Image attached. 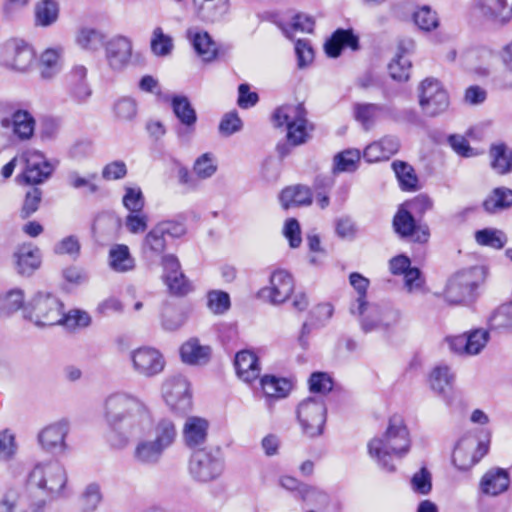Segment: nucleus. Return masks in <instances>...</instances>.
I'll use <instances>...</instances> for the list:
<instances>
[{
  "instance_id": "f257e3e1",
  "label": "nucleus",
  "mask_w": 512,
  "mask_h": 512,
  "mask_svg": "<svg viewBox=\"0 0 512 512\" xmlns=\"http://www.w3.org/2000/svg\"><path fill=\"white\" fill-rule=\"evenodd\" d=\"M434 208L433 199L420 193L410 200L402 203L392 220V227L402 240L412 243L426 244L430 239V228L422 222L425 214Z\"/></svg>"
},
{
  "instance_id": "f03ea898",
  "label": "nucleus",
  "mask_w": 512,
  "mask_h": 512,
  "mask_svg": "<svg viewBox=\"0 0 512 512\" xmlns=\"http://www.w3.org/2000/svg\"><path fill=\"white\" fill-rule=\"evenodd\" d=\"M410 445V434L403 419L394 415L390 417L385 433L369 441L368 452L382 469L393 472V457H404L409 452Z\"/></svg>"
},
{
  "instance_id": "7ed1b4c3",
  "label": "nucleus",
  "mask_w": 512,
  "mask_h": 512,
  "mask_svg": "<svg viewBox=\"0 0 512 512\" xmlns=\"http://www.w3.org/2000/svg\"><path fill=\"white\" fill-rule=\"evenodd\" d=\"M148 417L145 404L137 397L115 393L105 401V419L114 430L131 432Z\"/></svg>"
},
{
  "instance_id": "20e7f679",
  "label": "nucleus",
  "mask_w": 512,
  "mask_h": 512,
  "mask_svg": "<svg viewBox=\"0 0 512 512\" xmlns=\"http://www.w3.org/2000/svg\"><path fill=\"white\" fill-rule=\"evenodd\" d=\"M67 474L57 461L38 463L29 474V485L42 490L50 499L64 495Z\"/></svg>"
},
{
  "instance_id": "39448f33",
  "label": "nucleus",
  "mask_w": 512,
  "mask_h": 512,
  "mask_svg": "<svg viewBox=\"0 0 512 512\" xmlns=\"http://www.w3.org/2000/svg\"><path fill=\"white\" fill-rule=\"evenodd\" d=\"M484 281V269L474 266L456 273L445 289V299L450 304L471 303L477 297V289Z\"/></svg>"
},
{
  "instance_id": "423d86ee",
  "label": "nucleus",
  "mask_w": 512,
  "mask_h": 512,
  "mask_svg": "<svg viewBox=\"0 0 512 512\" xmlns=\"http://www.w3.org/2000/svg\"><path fill=\"white\" fill-rule=\"evenodd\" d=\"M61 301L50 293L38 292L24 307V317L38 327L60 323Z\"/></svg>"
},
{
  "instance_id": "0eeeda50",
  "label": "nucleus",
  "mask_w": 512,
  "mask_h": 512,
  "mask_svg": "<svg viewBox=\"0 0 512 512\" xmlns=\"http://www.w3.org/2000/svg\"><path fill=\"white\" fill-rule=\"evenodd\" d=\"M185 233L186 228L181 222L172 220L160 221L143 238L141 252L146 258H158L166 250V237L180 238Z\"/></svg>"
},
{
  "instance_id": "6e6552de",
  "label": "nucleus",
  "mask_w": 512,
  "mask_h": 512,
  "mask_svg": "<svg viewBox=\"0 0 512 512\" xmlns=\"http://www.w3.org/2000/svg\"><path fill=\"white\" fill-rule=\"evenodd\" d=\"M327 408L322 397H308L297 408V418L304 434L316 437L322 434Z\"/></svg>"
},
{
  "instance_id": "1a4fd4ad",
  "label": "nucleus",
  "mask_w": 512,
  "mask_h": 512,
  "mask_svg": "<svg viewBox=\"0 0 512 512\" xmlns=\"http://www.w3.org/2000/svg\"><path fill=\"white\" fill-rule=\"evenodd\" d=\"M224 469V463L218 450L196 449L193 451L189 471L192 477L200 482H208L218 478Z\"/></svg>"
},
{
  "instance_id": "9d476101",
  "label": "nucleus",
  "mask_w": 512,
  "mask_h": 512,
  "mask_svg": "<svg viewBox=\"0 0 512 512\" xmlns=\"http://www.w3.org/2000/svg\"><path fill=\"white\" fill-rule=\"evenodd\" d=\"M450 104L447 91L434 78H426L419 86V105L425 115L436 117L444 113Z\"/></svg>"
},
{
  "instance_id": "9b49d317",
  "label": "nucleus",
  "mask_w": 512,
  "mask_h": 512,
  "mask_svg": "<svg viewBox=\"0 0 512 512\" xmlns=\"http://www.w3.org/2000/svg\"><path fill=\"white\" fill-rule=\"evenodd\" d=\"M171 108L178 119L175 133L181 144H188L196 131L197 113L188 97L174 95L171 98Z\"/></svg>"
},
{
  "instance_id": "f8f14e48",
  "label": "nucleus",
  "mask_w": 512,
  "mask_h": 512,
  "mask_svg": "<svg viewBox=\"0 0 512 512\" xmlns=\"http://www.w3.org/2000/svg\"><path fill=\"white\" fill-rule=\"evenodd\" d=\"M3 110L11 113L10 117H3L0 125L4 129H11L12 134L19 141L30 140L35 131L36 121L33 115L24 109H15L10 103H0Z\"/></svg>"
},
{
  "instance_id": "ddd939ff",
  "label": "nucleus",
  "mask_w": 512,
  "mask_h": 512,
  "mask_svg": "<svg viewBox=\"0 0 512 512\" xmlns=\"http://www.w3.org/2000/svg\"><path fill=\"white\" fill-rule=\"evenodd\" d=\"M166 404L174 411L186 413L192 406V396L188 380L181 375L167 379L162 386Z\"/></svg>"
},
{
  "instance_id": "4468645a",
  "label": "nucleus",
  "mask_w": 512,
  "mask_h": 512,
  "mask_svg": "<svg viewBox=\"0 0 512 512\" xmlns=\"http://www.w3.org/2000/svg\"><path fill=\"white\" fill-rule=\"evenodd\" d=\"M361 328L365 333L375 330L387 331L395 326L400 318L398 310L389 306H380L378 304H368L364 308Z\"/></svg>"
},
{
  "instance_id": "2eb2a0df",
  "label": "nucleus",
  "mask_w": 512,
  "mask_h": 512,
  "mask_svg": "<svg viewBox=\"0 0 512 512\" xmlns=\"http://www.w3.org/2000/svg\"><path fill=\"white\" fill-rule=\"evenodd\" d=\"M104 50L107 65L112 71L122 72L131 64L133 43L127 36H113L106 41Z\"/></svg>"
},
{
  "instance_id": "dca6fc26",
  "label": "nucleus",
  "mask_w": 512,
  "mask_h": 512,
  "mask_svg": "<svg viewBox=\"0 0 512 512\" xmlns=\"http://www.w3.org/2000/svg\"><path fill=\"white\" fill-rule=\"evenodd\" d=\"M35 58L34 50L27 43L20 40H12L0 48V62L17 71H26Z\"/></svg>"
},
{
  "instance_id": "f3484780",
  "label": "nucleus",
  "mask_w": 512,
  "mask_h": 512,
  "mask_svg": "<svg viewBox=\"0 0 512 512\" xmlns=\"http://www.w3.org/2000/svg\"><path fill=\"white\" fill-rule=\"evenodd\" d=\"M133 370L140 376L151 378L160 374L165 367L163 355L155 348L141 347L130 354Z\"/></svg>"
},
{
  "instance_id": "a211bd4d",
  "label": "nucleus",
  "mask_w": 512,
  "mask_h": 512,
  "mask_svg": "<svg viewBox=\"0 0 512 512\" xmlns=\"http://www.w3.org/2000/svg\"><path fill=\"white\" fill-rule=\"evenodd\" d=\"M68 433V421L60 420L43 428L38 434V441L41 447L47 452L53 454L63 453L67 448L65 438Z\"/></svg>"
},
{
  "instance_id": "6ab92c4d",
  "label": "nucleus",
  "mask_w": 512,
  "mask_h": 512,
  "mask_svg": "<svg viewBox=\"0 0 512 512\" xmlns=\"http://www.w3.org/2000/svg\"><path fill=\"white\" fill-rule=\"evenodd\" d=\"M270 287L261 290L263 297H268L273 304L285 302L294 290V281L287 271L276 270L270 277Z\"/></svg>"
},
{
  "instance_id": "aec40b11",
  "label": "nucleus",
  "mask_w": 512,
  "mask_h": 512,
  "mask_svg": "<svg viewBox=\"0 0 512 512\" xmlns=\"http://www.w3.org/2000/svg\"><path fill=\"white\" fill-rule=\"evenodd\" d=\"M196 17L205 23H218L224 20L230 9L229 0H192Z\"/></svg>"
},
{
  "instance_id": "412c9836",
  "label": "nucleus",
  "mask_w": 512,
  "mask_h": 512,
  "mask_svg": "<svg viewBox=\"0 0 512 512\" xmlns=\"http://www.w3.org/2000/svg\"><path fill=\"white\" fill-rule=\"evenodd\" d=\"M312 129L313 126L309 124L307 117L286 128V141L276 146L279 157L284 158L291 153L292 148L305 144L310 139L309 130Z\"/></svg>"
},
{
  "instance_id": "4be33fe9",
  "label": "nucleus",
  "mask_w": 512,
  "mask_h": 512,
  "mask_svg": "<svg viewBox=\"0 0 512 512\" xmlns=\"http://www.w3.org/2000/svg\"><path fill=\"white\" fill-rule=\"evenodd\" d=\"M187 37L198 57L204 62L214 61L220 54V46L207 31L189 29Z\"/></svg>"
},
{
  "instance_id": "5701e85b",
  "label": "nucleus",
  "mask_w": 512,
  "mask_h": 512,
  "mask_svg": "<svg viewBox=\"0 0 512 512\" xmlns=\"http://www.w3.org/2000/svg\"><path fill=\"white\" fill-rule=\"evenodd\" d=\"M209 423L206 419L190 416L186 419L183 427V441L187 447L201 449L205 444L208 435Z\"/></svg>"
},
{
  "instance_id": "b1692460",
  "label": "nucleus",
  "mask_w": 512,
  "mask_h": 512,
  "mask_svg": "<svg viewBox=\"0 0 512 512\" xmlns=\"http://www.w3.org/2000/svg\"><path fill=\"white\" fill-rule=\"evenodd\" d=\"M400 149V140L396 136H385L379 141L369 144L363 153L369 163L388 160Z\"/></svg>"
},
{
  "instance_id": "393cba45",
  "label": "nucleus",
  "mask_w": 512,
  "mask_h": 512,
  "mask_svg": "<svg viewBox=\"0 0 512 512\" xmlns=\"http://www.w3.org/2000/svg\"><path fill=\"white\" fill-rule=\"evenodd\" d=\"M346 47L353 51L359 49V37L352 29H337L324 45L326 54L332 58L340 56L343 48Z\"/></svg>"
},
{
  "instance_id": "a878e982",
  "label": "nucleus",
  "mask_w": 512,
  "mask_h": 512,
  "mask_svg": "<svg viewBox=\"0 0 512 512\" xmlns=\"http://www.w3.org/2000/svg\"><path fill=\"white\" fill-rule=\"evenodd\" d=\"M164 453V449L150 438L146 437L137 442L134 448L133 458L142 466L154 467L161 462Z\"/></svg>"
},
{
  "instance_id": "bb28decb",
  "label": "nucleus",
  "mask_w": 512,
  "mask_h": 512,
  "mask_svg": "<svg viewBox=\"0 0 512 512\" xmlns=\"http://www.w3.org/2000/svg\"><path fill=\"white\" fill-rule=\"evenodd\" d=\"M212 349L209 345H201L197 338H190L180 348L181 360L189 365H206L211 359Z\"/></svg>"
},
{
  "instance_id": "cd10ccee",
  "label": "nucleus",
  "mask_w": 512,
  "mask_h": 512,
  "mask_svg": "<svg viewBox=\"0 0 512 512\" xmlns=\"http://www.w3.org/2000/svg\"><path fill=\"white\" fill-rule=\"evenodd\" d=\"M510 484L509 474L502 468H493L487 471L480 481L482 493L497 496L505 492Z\"/></svg>"
},
{
  "instance_id": "c85d7f7f",
  "label": "nucleus",
  "mask_w": 512,
  "mask_h": 512,
  "mask_svg": "<svg viewBox=\"0 0 512 512\" xmlns=\"http://www.w3.org/2000/svg\"><path fill=\"white\" fill-rule=\"evenodd\" d=\"M234 365L237 375L245 382H252L260 375L258 357L252 351H239L235 355Z\"/></svg>"
},
{
  "instance_id": "c756f323",
  "label": "nucleus",
  "mask_w": 512,
  "mask_h": 512,
  "mask_svg": "<svg viewBox=\"0 0 512 512\" xmlns=\"http://www.w3.org/2000/svg\"><path fill=\"white\" fill-rule=\"evenodd\" d=\"M307 117V110L303 103L286 104L278 107L273 115L272 120L275 127L288 128Z\"/></svg>"
},
{
  "instance_id": "7c9ffc66",
  "label": "nucleus",
  "mask_w": 512,
  "mask_h": 512,
  "mask_svg": "<svg viewBox=\"0 0 512 512\" xmlns=\"http://www.w3.org/2000/svg\"><path fill=\"white\" fill-rule=\"evenodd\" d=\"M483 16L500 24H506L512 19V0H486L479 3Z\"/></svg>"
},
{
  "instance_id": "2f4dec72",
  "label": "nucleus",
  "mask_w": 512,
  "mask_h": 512,
  "mask_svg": "<svg viewBox=\"0 0 512 512\" xmlns=\"http://www.w3.org/2000/svg\"><path fill=\"white\" fill-rule=\"evenodd\" d=\"M178 436L175 424L170 419H160L151 429L150 438L165 451L173 446Z\"/></svg>"
},
{
  "instance_id": "473e14b6",
  "label": "nucleus",
  "mask_w": 512,
  "mask_h": 512,
  "mask_svg": "<svg viewBox=\"0 0 512 512\" xmlns=\"http://www.w3.org/2000/svg\"><path fill=\"white\" fill-rule=\"evenodd\" d=\"M17 271L21 275L30 276L37 270L41 263L40 251L31 245L21 246L15 253Z\"/></svg>"
},
{
  "instance_id": "72a5a7b5",
  "label": "nucleus",
  "mask_w": 512,
  "mask_h": 512,
  "mask_svg": "<svg viewBox=\"0 0 512 512\" xmlns=\"http://www.w3.org/2000/svg\"><path fill=\"white\" fill-rule=\"evenodd\" d=\"M279 199L282 207L287 210L295 206L310 205L312 192L309 187L298 184L283 189Z\"/></svg>"
},
{
  "instance_id": "f704fd0d",
  "label": "nucleus",
  "mask_w": 512,
  "mask_h": 512,
  "mask_svg": "<svg viewBox=\"0 0 512 512\" xmlns=\"http://www.w3.org/2000/svg\"><path fill=\"white\" fill-rule=\"evenodd\" d=\"M491 167L500 175L512 171V149L504 142L493 143L489 149Z\"/></svg>"
},
{
  "instance_id": "c9c22d12",
  "label": "nucleus",
  "mask_w": 512,
  "mask_h": 512,
  "mask_svg": "<svg viewBox=\"0 0 512 512\" xmlns=\"http://www.w3.org/2000/svg\"><path fill=\"white\" fill-rule=\"evenodd\" d=\"M76 43L85 51L96 52L105 46L106 35L93 27H81L76 35Z\"/></svg>"
},
{
  "instance_id": "e433bc0d",
  "label": "nucleus",
  "mask_w": 512,
  "mask_h": 512,
  "mask_svg": "<svg viewBox=\"0 0 512 512\" xmlns=\"http://www.w3.org/2000/svg\"><path fill=\"white\" fill-rule=\"evenodd\" d=\"M59 3L56 0H40L35 4V24L40 27H49L59 18Z\"/></svg>"
},
{
  "instance_id": "4c0bfd02",
  "label": "nucleus",
  "mask_w": 512,
  "mask_h": 512,
  "mask_svg": "<svg viewBox=\"0 0 512 512\" xmlns=\"http://www.w3.org/2000/svg\"><path fill=\"white\" fill-rule=\"evenodd\" d=\"M109 265L112 270L120 273L135 268V259L132 257L127 245L117 244L109 251Z\"/></svg>"
},
{
  "instance_id": "58836bf2",
  "label": "nucleus",
  "mask_w": 512,
  "mask_h": 512,
  "mask_svg": "<svg viewBox=\"0 0 512 512\" xmlns=\"http://www.w3.org/2000/svg\"><path fill=\"white\" fill-rule=\"evenodd\" d=\"M512 206V190L506 187L495 188L484 200L483 207L488 213H497Z\"/></svg>"
},
{
  "instance_id": "ea45409f",
  "label": "nucleus",
  "mask_w": 512,
  "mask_h": 512,
  "mask_svg": "<svg viewBox=\"0 0 512 512\" xmlns=\"http://www.w3.org/2000/svg\"><path fill=\"white\" fill-rule=\"evenodd\" d=\"M384 110V106L375 103H355L353 105V115L365 130H369L375 123L379 113Z\"/></svg>"
},
{
  "instance_id": "a19ab883",
  "label": "nucleus",
  "mask_w": 512,
  "mask_h": 512,
  "mask_svg": "<svg viewBox=\"0 0 512 512\" xmlns=\"http://www.w3.org/2000/svg\"><path fill=\"white\" fill-rule=\"evenodd\" d=\"M392 169L403 191H414L418 186V177L414 168L405 161L395 160Z\"/></svg>"
},
{
  "instance_id": "79ce46f5",
  "label": "nucleus",
  "mask_w": 512,
  "mask_h": 512,
  "mask_svg": "<svg viewBox=\"0 0 512 512\" xmlns=\"http://www.w3.org/2000/svg\"><path fill=\"white\" fill-rule=\"evenodd\" d=\"M261 386L267 397L284 398L292 389V383L285 378L265 375L261 378Z\"/></svg>"
},
{
  "instance_id": "37998d69",
  "label": "nucleus",
  "mask_w": 512,
  "mask_h": 512,
  "mask_svg": "<svg viewBox=\"0 0 512 512\" xmlns=\"http://www.w3.org/2000/svg\"><path fill=\"white\" fill-rule=\"evenodd\" d=\"M490 330L512 329V301L495 308L487 318Z\"/></svg>"
},
{
  "instance_id": "c03bdc74",
  "label": "nucleus",
  "mask_w": 512,
  "mask_h": 512,
  "mask_svg": "<svg viewBox=\"0 0 512 512\" xmlns=\"http://www.w3.org/2000/svg\"><path fill=\"white\" fill-rule=\"evenodd\" d=\"M349 281L359 295L355 303L350 307V311L352 314H363L364 308L367 305L365 297L369 286V280L360 273L353 272L349 276Z\"/></svg>"
},
{
  "instance_id": "a18cd8bd",
  "label": "nucleus",
  "mask_w": 512,
  "mask_h": 512,
  "mask_svg": "<svg viewBox=\"0 0 512 512\" xmlns=\"http://www.w3.org/2000/svg\"><path fill=\"white\" fill-rule=\"evenodd\" d=\"M59 57L55 49H47L41 54L39 70L42 79L50 80L60 71Z\"/></svg>"
},
{
  "instance_id": "49530a36",
  "label": "nucleus",
  "mask_w": 512,
  "mask_h": 512,
  "mask_svg": "<svg viewBox=\"0 0 512 512\" xmlns=\"http://www.w3.org/2000/svg\"><path fill=\"white\" fill-rule=\"evenodd\" d=\"M360 154L357 150H345L334 156L332 172L334 174L342 172H352L357 168Z\"/></svg>"
},
{
  "instance_id": "de8ad7c7",
  "label": "nucleus",
  "mask_w": 512,
  "mask_h": 512,
  "mask_svg": "<svg viewBox=\"0 0 512 512\" xmlns=\"http://www.w3.org/2000/svg\"><path fill=\"white\" fill-rule=\"evenodd\" d=\"M173 39L171 36L164 34L161 27L154 28L150 41V48L156 56H167L173 50Z\"/></svg>"
},
{
  "instance_id": "09e8293b",
  "label": "nucleus",
  "mask_w": 512,
  "mask_h": 512,
  "mask_svg": "<svg viewBox=\"0 0 512 512\" xmlns=\"http://www.w3.org/2000/svg\"><path fill=\"white\" fill-rule=\"evenodd\" d=\"M24 307V294L20 289L11 290L4 296L0 295V317L8 316Z\"/></svg>"
},
{
  "instance_id": "8fccbe9b",
  "label": "nucleus",
  "mask_w": 512,
  "mask_h": 512,
  "mask_svg": "<svg viewBox=\"0 0 512 512\" xmlns=\"http://www.w3.org/2000/svg\"><path fill=\"white\" fill-rule=\"evenodd\" d=\"M453 379L454 376L449 367L438 366L430 374V385L435 392L445 393L447 389L451 388Z\"/></svg>"
},
{
  "instance_id": "3c124183",
  "label": "nucleus",
  "mask_w": 512,
  "mask_h": 512,
  "mask_svg": "<svg viewBox=\"0 0 512 512\" xmlns=\"http://www.w3.org/2000/svg\"><path fill=\"white\" fill-rule=\"evenodd\" d=\"M468 347V355H478L487 345L490 334L486 329L478 328L466 333Z\"/></svg>"
},
{
  "instance_id": "603ef678",
  "label": "nucleus",
  "mask_w": 512,
  "mask_h": 512,
  "mask_svg": "<svg viewBox=\"0 0 512 512\" xmlns=\"http://www.w3.org/2000/svg\"><path fill=\"white\" fill-rule=\"evenodd\" d=\"M91 317L85 311L74 309L68 313L63 312L61 309V319L58 325H64L68 329L83 328L89 326Z\"/></svg>"
},
{
  "instance_id": "864d4df0",
  "label": "nucleus",
  "mask_w": 512,
  "mask_h": 512,
  "mask_svg": "<svg viewBox=\"0 0 512 512\" xmlns=\"http://www.w3.org/2000/svg\"><path fill=\"white\" fill-rule=\"evenodd\" d=\"M475 238L478 244L495 249L503 248L507 242V238L502 231L493 229L479 230L476 232Z\"/></svg>"
},
{
  "instance_id": "5fc2aeb1",
  "label": "nucleus",
  "mask_w": 512,
  "mask_h": 512,
  "mask_svg": "<svg viewBox=\"0 0 512 512\" xmlns=\"http://www.w3.org/2000/svg\"><path fill=\"white\" fill-rule=\"evenodd\" d=\"M410 69L411 61L402 54H396L395 58L388 65L391 77L398 81L408 80Z\"/></svg>"
},
{
  "instance_id": "6e6d98bb",
  "label": "nucleus",
  "mask_w": 512,
  "mask_h": 512,
  "mask_svg": "<svg viewBox=\"0 0 512 512\" xmlns=\"http://www.w3.org/2000/svg\"><path fill=\"white\" fill-rule=\"evenodd\" d=\"M41 200L42 190L40 188L32 187L28 190L20 209V217L22 219H27L34 214L39 209Z\"/></svg>"
},
{
  "instance_id": "4d7b16f0",
  "label": "nucleus",
  "mask_w": 512,
  "mask_h": 512,
  "mask_svg": "<svg viewBox=\"0 0 512 512\" xmlns=\"http://www.w3.org/2000/svg\"><path fill=\"white\" fill-rule=\"evenodd\" d=\"M415 24L424 31H430L438 27V18L429 6H423L414 13Z\"/></svg>"
},
{
  "instance_id": "13d9d810",
  "label": "nucleus",
  "mask_w": 512,
  "mask_h": 512,
  "mask_svg": "<svg viewBox=\"0 0 512 512\" xmlns=\"http://www.w3.org/2000/svg\"><path fill=\"white\" fill-rule=\"evenodd\" d=\"M122 202L129 213L141 212L145 205V199L140 188L126 187Z\"/></svg>"
},
{
  "instance_id": "bf43d9fd",
  "label": "nucleus",
  "mask_w": 512,
  "mask_h": 512,
  "mask_svg": "<svg viewBox=\"0 0 512 512\" xmlns=\"http://www.w3.org/2000/svg\"><path fill=\"white\" fill-rule=\"evenodd\" d=\"M163 279L172 294L182 296L187 294L191 289L190 283L183 272H179L178 274H163Z\"/></svg>"
},
{
  "instance_id": "052dcab7",
  "label": "nucleus",
  "mask_w": 512,
  "mask_h": 512,
  "mask_svg": "<svg viewBox=\"0 0 512 512\" xmlns=\"http://www.w3.org/2000/svg\"><path fill=\"white\" fill-rule=\"evenodd\" d=\"M193 170L201 179H207L214 175L217 170V165L215 164L212 154L204 153L197 158Z\"/></svg>"
},
{
  "instance_id": "680f3d73",
  "label": "nucleus",
  "mask_w": 512,
  "mask_h": 512,
  "mask_svg": "<svg viewBox=\"0 0 512 512\" xmlns=\"http://www.w3.org/2000/svg\"><path fill=\"white\" fill-rule=\"evenodd\" d=\"M411 486L414 492L427 495L432 490L431 473L426 467H422L411 479Z\"/></svg>"
},
{
  "instance_id": "e2e57ef3",
  "label": "nucleus",
  "mask_w": 512,
  "mask_h": 512,
  "mask_svg": "<svg viewBox=\"0 0 512 512\" xmlns=\"http://www.w3.org/2000/svg\"><path fill=\"white\" fill-rule=\"evenodd\" d=\"M185 320V315L173 307H166L162 313V327L167 331L179 329Z\"/></svg>"
},
{
  "instance_id": "0e129e2a",
  "label": "nucleus",
  "mask_w": 512,
  "mask_h": 512,
  "mask_svg": "<svg viewBox=\"0 0 512 512\" xmlns=\"http://www.w3.org/2000/svg\"><path fill=\"white\" fill-rule=\"evenodd\" d=\"M114 112L120 120H132L137 114L136 101L129 97H123L114 104Z\"/></svg>"
},
{
  "instance_id": "69168bd1",
  "label": "nucleus",
  "mask_w": 512,
  "mask_h": 512,
  "mask_svg": "<svg viewBox=\"0 0 512 512\" xmlns=\"http://www.w3.org/2000/svg\"><path fill=\"white\" fill-rule=\"evenodd\" d=\"M311 392L326 394L333 388L332 378L325 372H314L309 379Z\"/></svg>"
},
{
  "instance_id": "338daca9",
  "label": "nucleus",
  "mask_w": 512,
  "mask_h": 512,
  "mask_svg": "<svg viewBox=\"0 0 512 512\" xmlns=\"http://www.w3.org/2000/svg\"><path fill=\"white\" fill-rule=\"evenodd\" d=\"M81 245L78 238L74 235L67 236L59 241L54 247V253L58 255L67 254L73 259L80 254Z\"/></svg>"
},
{
  "instance_id": "774afa93",
  "label": "nucleus",
  "mask_w": 512,
  "mask_h": 512,
  "mask_svg": "<svg viewBox=\"0 0 512 512\" xmlns=\"http://www.w3.org/2000/svg\"><path fill=\"white\" fill-rule=\"evenodd\" d=\"M148 216L143 212H130L125 218V227L132 234H140L148 227Z\"/></svg>"
}]
</instances>
